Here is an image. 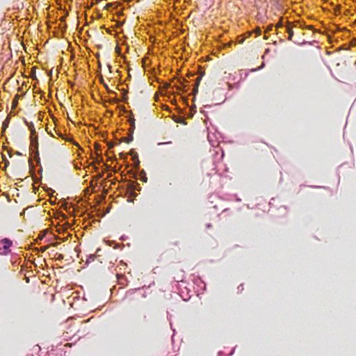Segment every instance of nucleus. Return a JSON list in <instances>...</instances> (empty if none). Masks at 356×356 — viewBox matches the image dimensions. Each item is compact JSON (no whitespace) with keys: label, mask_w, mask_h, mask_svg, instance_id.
I'll list each match as a JSON object with an SVG mask.
<instances>
[{"label":"nucleus","mask_w":356,"mask_h":356,"mask_svg":"<svg viewBox=\"0 0 356 356\" xmlns=\"http://www.w3.org/2000/svg\"><path fill=\"white\" fill-rule=\"evenodd\" d=\"M13 245V242L8 238L0 240V255H8L11 252V247Z\"/></svg>","instance_id":"nucleus-1"},{"label":"nucleus","mask_w":356,"mask_h":356,"mask_svg":"<svg viewBox=\"0 0 356 356\" xmlns=\"http://www.w3.org/2000/svg\"><path fill=\"white\" fill-rule=\"evenodd\" d=\"M28 127H29V129L31 132L30 149L31 150L35 149L36 153L38 154V138H37V136H35V129L34 128L33 123L31 122L29 124H28Z\"/></svg>","instance_id":"nucleus-2"},{"label":"nucleus","mask_w":356,"mask_h":356,"mask_svg":"<svg viewBox=\"0 0 356 356\" xmlns=\"http://www.w3.org/2000/svg\"><path fill=\"white\" fill-rule=\"evenodd\" d=\"M204 75V72H202L200 74V75L196 79L195 86V88H194V93L197 92L198 85L200 84V81Z\"/></svg>","instance_id":"nucleus-3"},{"label":"nucleus","mask_w":356,"mask_h":356,"mask_svg":"<svg viewBox=\"0 0 356 356\" xmlns=\"http://www.w3.org/2000/svg\"><path fill=\"white\" fill-rule=\"evenodd\" d=\"M129 122L131 125L129 131H130V132L133 133L134 130L135 129V119L133 117H130Z\"/></svg>","instance_id":"nucleus-4"},{"label":"nucleus","mask_w":356,"mask_h":356,"mask_svg":"<svg viewBox=\"0 0 356 356\" xmlns=\"http://www.w3.org/2000/svg\"><path fill=\"white\" fill-rule=\"evenodd\" d=\"M286 29V32L289 34L288 39L289 40H292V38H293V29L290 26H287Z\"/></svg>","instance_id":"nucleus-5"},{"label":"nucleus","mask_w":356,"mask_h":356,"mask_svg":"<svg viewBox=\"0 0 356 356\" xmlns=\"http://www.w3.org/2000/svg\"><path fill=\"white\" fill-rule=\"evenodd\" d=\"M2 159H3V161L4 163H5V167L6 168L9 165V161L7 159V158L6 157L5 155L2 156Z\"/></svg>","instance_id":"nucleus-6"},{"label":"nucleus","mask_w":356,"mask_h":356,"mask_svg":"<svg viewBox=\"0 0 356 356\" xmlns=\"http://www.w3.org/2000/svg\"><path fill=\"white\" fill-rule=\"evenodd\" d=\"M132 134L133 133L131 132V135L129 136V137L128 138H125L124 139V141L126 143H130L131 141L133 140L134 138H133Z\"/></svg>","instance_id":"nucleus-7"},{"label":"nucleus","mask_w":356,"mask_h":356,"mask_svg":"<svg viewBox=\"0 0 356 356\" xmlns=\"http://www.w3.org/2000/svg\"><path fill=\"white\" fill-rule=\"evenodd\" d=\"M245 38L242 37V36L238 37V43L243 44L244 42V41H245Z\"/></svg>","instance_id":"nucleus-8"},{"label":"nucleus","mask_w":356,"mask_h":356,"mask_svg":"<svg viewBox=\"0 0 356 356\" xmlns=\"http://www.w3.org/2000/svg\"><path fill=\"white\" fill-rule=\"evenodd\" d=\"M255 33H256L258 35H261V29H259V28H258V29H257L255 30Z\"/></svg>","instance_id":"nucleus-9"},{"label":"nucleus","mask_w":356,"mask_h":356,"mask_svg":"<svg viewBox=\"0 0 356 356\" xmlns=\"http://www.w3.org/2000/svg\"><path fill=\"white\" fill-rule=\"evenodd\" d=\"M108 148H109V149H111V148H113V147H114V143H108Z\"/></svg>","instance_id":"nucleus-10"},{"label":"nucleus","mask_w":356,"mask_h":356,"mask_svg":"<svg viewBox=\"0 0 356 356\" xmlns=\"http://www.w3.org/2000/svg\"><path fill=\"white\" fill-rule=\"evenodd\" d=\"M123 99H124V101H126V100L127 99V95L126 92H125V93H124V95H123Z\"/></svg>","instance_id":"nucleus-11"},{"label":"nucleus","mask_w":356,"mask_h":356,"mask_svg":"<svg viewBox=\"0 0 356 356\" xmlns=\"http://www.w3.org/2000/svg\"><path fill=\"white\" fill-rule=\"evenodd\" d=\"M271 30H272V26H269V27L268 28L267 31H271Z\"/></svg>","instance_id":"nucleus-12"},{"label":"nucleus","mask_w":356,"mask_h":356,"mask_svg":"<svg viewBox=\"0 0 356 356\" xmlns=\"http://www.w3.org/2000/svg\"><path fill=\"white\" fill-rule=\"evenodd\" d=\"M281 26H282L281 24H277V26H276V28L281 27Z\"/></svg>","instance_id":"nucleus-13"},{"label":"nucleus","mask_w":356,"mask_h":356,"mask_svg":"<svg viewBox=\"0 0 356 356\" xmlns=\"http://www.w3.org/2000/svg\"><path fill=\"white\" fill-rule=\"evenodd\" d=\"M3 126V128L6 129L7 124H6V122H4Z\"/></svg>","instance_id":"nucleus-14"},{"label":"nucleus","mask_w":356,"mask_h":356,"mask_svg":"<svg viewBox=\"0 0 356 356\" xmlns=\"http://www.w3.org/2000/svg\"><path fill=\"white\" fill-rule=\"evenodd\" d=\"M307 28L309 29H313V27L312 26H307Z\"/></svg>","instance_id":"nucleus-15"},{"label":"nucleus","mask_w":356,"mask_h":356,"mask_svg":"<svg viewBox=\"0 0 356 356\" xmlns=\"http://www.w3.org/2000/svg\"><path fill=\"white\" fill-rule=\"evenodd\" d=\"M95 257L94 255H92V256L90 257V259H95Z\"/></svg>","instance_id":"nucleus-16"},{"label":"nucleus","mask_w":356,"mask_h":356,"mask_svg":"<svg viewBox=\"0 0 356 356\" xmlns=\"http://www.w3.org/2000/svg\"><path fill=\"white\" fill-rule=\"evenodd\" d=\"M95 257L94 255H92V256L90 257V259H95Z\"/></svg>","instance_id":"nucleus-17"},{"label":"nucleus","mask_w":356,"mask_h":356,"mask_svg":"<svg viewBox=\"0 0 356 356\" xmlns=\"http://www.w3.org/2000/svg\"><path fill=\"white\" fill-rule=\"evenodd\" d=\"M59 259H63V256L62 254H60L59 257H58Z\"/></svg>","instance_id":"nucleus-18"},{"label":"nucleus","mask_w":356,"mask_h":356,"mask_svg":"<svg viewBox=\"0 0 356 356\" xmlns=\"http://www.w3.org/2000/svg\"><path fill=\"white\" fill-rule=\"evenodd\" d=\"M101 82L102 83L104 84V80L102 79H101Z\"/></svg>","instance_id":"nucleus-19"},{"label":"nucleus","mask_w":356,"mask_h":356,"mask_svg":"<svg viewBox=\"0 0 356 356\" xmlns=\"http://www.w3.org/2000/svg\"><path fill=\"white\" fill-rule=\"evenodd\" d=\"M113 102H118V100H117V99H114V100H113Z\"/></svg>","instance_id":"nucleus-20"}]
</instances>
